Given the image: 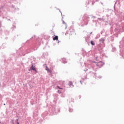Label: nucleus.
<instances>
[{
	"label": "nucleus",
	"instance_id": "0eeeda50",
	"mask_svg": "<svg viewBox=\"0 0 124 124\" xmlns=\"http://www.w3.org/2000/svg\"><path fill=\"white\" fill-rule=\"evenodd\" d=\"M72 111H73V109H71V108H70L69 111H70V112H72Z\"/></svg>",
	"mask_w": 124,
	"mask_h": 124
},
{
	"label": "nucleus",
	"instance_id": "423d86ee",
	"mask_svg": "<svg viewBox=\"0 0 124 124\" xmlns=\"http://www.w3.org/2000/svg\"><path fill=\"white\" fill-rule=\"evenodd\" d=\"M57 88H58V89H60V90H62V88H60V86H57Z\"/></svg>",
	"mask_w": 124,
	"mask_h": 124
},
{
	"label": "nucleus",
	"instance_id": "7ed1b4c3",
	"mask_svg": "<svg viewBox=\"0 0 124 124\" xmlns=\"http://www.w3.org/2000/svg\"><path fill=\"white\" fill-rule=\"evenodd\" d=\"M58 39H59V36H55L53 39V40H58Z\"/></svg>",
	"mask_w": 124,
	"mask_h": 124
},
{
	"label": "nucleus",
	"instance_id": "20e7f679",
	"mask_svg": "<svg viewBox=\"0 0 124 124\" xmlns=\"http://www.w3.org/2000/svg\"><path fill=\"white\" fill-rule=\"evenodd\" d=\"M91 44H92V45H95L94 42H93V41H91Z\"/></svg>",
	"mask_w": 124,
	"mask_h": 124
},
{
	"label": "nucleus",
	"instance_id": "f03ea898",
	"mask_svg": "<svg viewBox=\"0 0 124 124\" xmlns=\"http://www.w3.org/2000/svg\"><path fill=\"white\" fill-rule=\"evenodd\" d=\"M46 70H47V71L49 72L50 73H51V72H52V71H51V70L50 69H49V68H48V67H46Z\"/></svg>",
	"mask_w": 124,
	"mask_h": 124
},
{
	"label": "nucleus",
	"instance_id": "6e6552de",
	"mask_svg": "<svg viewBox=\"0 0 124 124\" xmlns=\"http://www.w3.org/2000/svg\"><path fill=\"white\" fill-rule=\"evenodd\" d=\"M16 122V124H19V122H18V119H17Z\"/></svg>",
	"mask_w": 124,
	"mask_h": 124
},
{
	"label": "nucleus",
	"instance_id": "9b49d317",
	"mask_svg": "<svg viewBox=\"0 0 124 124\" xmlns=\"http://www.w3.org/2000/svg\"><path fill=\"white\" fill-rule=\"evenodd\" d=\"M4 105H5V104H4Z\"/></svg>",
	"mask_w": 124,
	"mask_h": 124
},
{
	"label": "nucleus",
	"instance_id": "f257e3e1",
	"mask_svg": "<svg viewBox=\"0 0 124 124\" xmlns=\"http://www.w3.org/2000/svg\"><path fill=\"white\" fill-rule=\"evenodd\" d=\"M31 68L32 70H33L34 71H35V72H37V71H36V69H35V66H33V65H31Z\"/></svg>",
	"mask_w": 124,
	"mask_h": 124
},
{
	"label": "nucleus",
	"instance_id": "1a4fd4ad",
	"mask_svg": "<svg viewBox=\"0 0 124 124\" xmlns=\"http://www.w3.org/2000/svg\"><path fill=\"white\" fill-rule=\"evenodd\" d=\"M69 84H70V85H72V82H69Z\"/></svg>",
	"mask_w": 124,
	"mask_h": 124
},
{
	"label": "nucleus",
	"instance_id": "9d476101",
	"mask_svg": "<svg viewBox=\"0 0 124 124\" xmlns=\"http://www.w3.org/2000/svg\"><path fill=\"white\" fill-rule=\"evenodd\" d=\"M58 93H61V92H60V90L58 91Z\"/></svg>",
	"mask_w": 124,
	"mask_h": 124
},
{
	"label": "nucleus",
	"instance_id": "39448f33",
	"mask_svg": "<svg viewBox=\"0 0 124 124\" xmlns=\"http://www.w3.org/2000/svg\"><path fill=\"white\" fill-rule=\"evenodd\" d=\"M100 41H101V42H104V39L101 38V39L100 40Z\"/></svg>",
	"mask_w": 124,
	"mask_h": 124
}]
</instances>
